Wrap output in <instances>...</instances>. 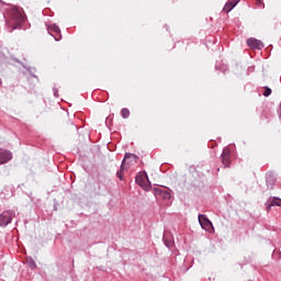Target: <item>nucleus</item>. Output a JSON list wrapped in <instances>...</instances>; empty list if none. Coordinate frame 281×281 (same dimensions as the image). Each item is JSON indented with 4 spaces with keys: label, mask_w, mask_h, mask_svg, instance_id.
Listing matches in <instances>:
<instances>
[{
    "label": "nucleus",
    "mask_w": 281,
    "mask_h": 281,
    "mask_svg": "<svg viewBox=\"0 0 281 281\" xmlns=\"http://www.w3.org/2000/svg\"><path fill=\"white\" fill-rule=\"evenodd\" d=\"M49 30L52 32H55L56 34H60V27H58V25H56V24L50 25Z\"/></svg>",
    "instance_id": "obj_14"
},
{
    "label": "nucleus",
    "mask_w": 281,
    "mask_h": 281,
    "mask_svg": "<svg viewBox=\"0 0 281 281\" xmlns=\"http://www.w3.org/2000/svg\"><path fill=\"white\" fill-rule=\"evenodd\" d=\"M156 194L157 196H161V199L168 200L170 199V192L166 191V190H161V189H156Z\"/></svg>",
    "instance_id": "obj_11"
},
{
    "label": "nucleus",
    "mask_w": 281,
    "mask_h": 281,
    "mask_svg": "<svg viewBox=\"0 0 281 281\" xmlns=\"http://www.w3.org/2000/svg\"><path fill=\"white\" fill-rule=\"evenodd\" d=\"M136 183L146 192L150 190V180H148V175H146V172L136 176Z\"/></svg>",
    "instance_id": "obj_3"
},
{
    "label": "nucleus",
    "mask_w": 281,
    "mask_h": 281,
    "mask_svg": "<svg viewBox=\"0 0 281 281\" xmlns=\"http://www.w3.org/2000/svg\"><path fill=\"white\" fill-rule=\"evenodd\" d=\"M0 85H1V81H0Z\"/></svg>",
    "instance_id": "obj_17"
},
{
    "label": "nucleus",
    "mask_w": 281,
    "mask_h": 281,
    "mask_svg": "<svg viewBox=\"0 0 281 281\" xmlns=\"http://www.w3.org/2000/svg\"><path fill=\"white\" fill-rule=\"evenodd\" d=\"M281 207V199L279 198H272L271 200L268 201L266 210L269 212L271 207Z\"/></svg>",
    "instance_id": "obj_9"
},
{
    "label": "nucleus",
    "mask_w": 281,
    "mask_h": 281,
    "mask_svg": "<svg viewBox=\"0 0 281 281\" xmlns=\"http://www.w3.org/2000/svg\"><path fill=\"white\" fill-rule=\"evenodd\" d=\"M255 5L256 8H261L262 10H265V1L262 0H256Z\"/></svg>",
    "instance_id": "obj_15"
},
{
    "label": "nucleus",
    "mask_w": 281,
    "mask_h": 281,
    "mask_svg": "<svg viewBox=\"0 0 281 281\" xmlns=\"http://www.w3.org/2000/svg\"><path fill=\"white\" fill-rule=\"evenodd\" d=\"M199 223L205 232L214 233V225H212V222L205 215H199Z\"/></svg>",
    "instance_id": "obj_5"
},
{
    "label": "nucleus",
    "mask_w": 281,
    "mask_h": 281,
    "mask_svg": "<svg viewBox=\"0 0 281 281\" xmlns=\"http://www.w3.org/2000/svg\"><path fill=\"white\" fill-rule=\"evenodd\" d=\"M9 16H11V20L9 23L12 30H16V27H19V25H21V23L25 21V16L23 15V12H21V9L16 7H11V9L9 10Z\"/></svg>",
    "instance_id": "obj_1"
},
{
    "label": "nucleus",
    "mask_w": 281,
    "mask_h": 281,
    "mask_svg": "<svg viewBox=\"0 0 281 281\" xmlns=\"http://www.w3.org/2000/svg\"><path fill=\"white\" fill-rule=\"evenodd\" d=\"M231 155H232V150H229V148H224L221 155V159L224 168H229V166H232Z\"/></svg>",
    "instance_id": "obj_6"
},
{
    "label": "nucleus",
    "mask_w": 281,
    "mask_h": 281,
    "mask_svg": "<svg viewBox=\"0 0 281 281\" xmlns=\"http://www.w3.org/2000/svg\"><path fill=\"white\" fill-rule=\"evenodd\" d=\"M121 115H122V117H124V120H126L131 115V111L128 109L124 108L121 111Z\"/></svg>",
    "instance_id": "obj_13"
},
{
    "label": "nucleus",
    "mask_w": 281,
    "mask_h": 281,
    "mask_svg": "<svg viewBox=\"0 0 281 281\" xmlns=\"http://www.w3.org/2000/svg\"><path fill=\"white\" fill-rule=\"evenodd\" d=\"M236 5H238V0L226 2L225 7H224V12H226V13L232 12V10H234V8H236Z\"/></svg>",
    "instance_id": "obj_10"
},
{
    "label": "nucleus",
    "mask_w": 281,
    "mask_h": 281,
    "mask_svg": "<svg viewBox=\"0 0 281 281\" xmlns=\"http://www.w3.org/2000/svg\"><path fill=\"white\" fill-rule=\"evenodd\" d=\"M14 214L12 211H4L0 214V227H7L12 223Z\"/></svg>",
    "instance_id": "obj_4"
},
{
    "label": "nucleus",
    "mask_w": 281,
    "mask_h": 281,
    "mask_svg": "<svg viewBox=\"0 0 281 281\" xmlns=\"http://www.w3.org/2000/svg\"><path fill=\"white\" fill-rule=\"evenodd\" d=\"M247 45L250 47V49H262L265 45L260 40H257L256 37H250L247 40Z\"/></svg>",
    "instance_id": "obj_7"
},
{
    "label": "nucleus",
    "mask_w": 281,
    "mask_h": 281,
    "mask_svg": "<svg viewBox=\"0 0 281 281\" xmlns=\"http://www.w3.org/2000/svg\"><path fill=\"white\" fill-rule=\"evenodd\" d=\"M263 89H265V91H263L265 98H269V95H271V93H272L271 88L265 87Z\"/></svg>",
    "instance_id": "obj_16"
},
{
    "label": "nucleus",
    "mask_w": 281,
    "mask_h": 281,
    "mask_svg": "<svg viewBox=\"0 0 281 281\" xmlns=\"http://www.w3.org/2000/svg\"><path fill=\"white\" fill-rule=\"evenodd\" d=\"M12 160V153L10 150L0 149V165L8 164Z\"/></svg>",
    "instance_id": "obj_8"
},
{
    "label": "nucleus",
    "mask_w": 281,
    "mask_h": 281,
    "mask_svg": "<svg viewBox=\"0 0 281 281\" xmlns=\"http://www.w3.org/2000/svg\"><path fill=\"white\" fill-rule=\"evenodd\" d=\"M267 184L269 188H273V186H276V178L273 177V175L267 176Z\"/></svg>",
    "instance_id": "obj_12"
},
{
    "label": "nucleus",
    "mask_w": 281,
    "mask_h": 281,
    "mask_svg": "<svg viewBox=\"0 0 281 281\" xmlns=\"http://www.w3.org/2000/svg\"><path fill=\"white\" fill-rule=\"evenodd\" d=\"M137 159H139V157H137L135 154H125V157L121 165V169L116 172V177H119L121 181L122 179H124L123 172L126 166V161H127V166H131L133 164H137Z\"/></svg>",
    "instance_id": "obj_2"
}]
</instances>
